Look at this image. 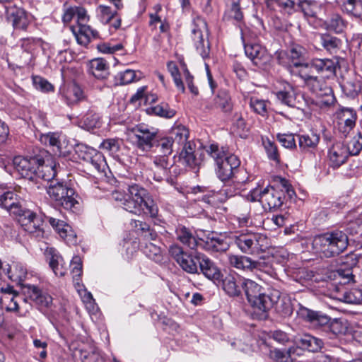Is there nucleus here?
Masks as SVG:
<instances>
[{
  "label": "nucleus",
  "instance_id": "obj_26",
  "mask_svg": "<svg viewBox=\"0 0 362 362\" xmlns=\"http://www.w3.org/2000/svg\"><path fill=\"white\" fill-rule=\"evenodd\" d=\"M47 163H45V160L40 157L39 164H37L35 170V177L41 178L51 182L57 175L59 166L55 162L49 161V159L47 160Z\"/></svg>",
  "mask_w": 362,
  "mask_h": 362
},
{
  "label": "nucleus",
  "instance_id": "obj_59",
  "mask_svg": "<svg viewBox=\"0 0 362 362\" xmlns=\"http://www.w3.org/2000/svg\"><path fill=\"white\" fill-rule=\"evenodd\" d=\"M249 105L250 108L257 114L264 116L267 113V100L260 99L257 97H251Z\"/></svg>",
  "mask_w": 362,
  "mask_h": 362
},
{
  "label": "nucleus",
  "instance_id": "obj_29",
  "mask_svg": "<svg viewBox=\"0 0 362 362\" xmlns=\"http://www.w3.org/2000/svg\"><path fill=\"white\" fill-rule=\"evenodd\" d=\"M199 269L209 279L216 281H220L221 272L216 264L203 254L199 264Z\"/></svg>",
  "mask_w": 362,
  "mask_h": 362
},
{
  "label": "nucleus",
  "instance_id": "obj_8",
  "mask_svg": "<svg viewBox=\"0 0 362 362\" xmlns=\"http://www.w3.org/2000/svg\"><path fill=\"white\" fill-rule=\"evenodd\" d=\"M158 130L145 124H139L130 130L129 138L132 143L144 152L151 151Z\"/></svg>",
  "mask_w": 362,
  "mask_h": 362
},
{
  "label": "nucleus",
  "instance_id": "obj_48",
  "mask_svg": "<svg viewBox=\"0 0 362 362\" xmlns=\"http://www.w3.org/2000/svg\"><path fill=\"white\" fill-rule=\"evenodd\" d=\"M277 99L283 104L288 107H295L296 96L295 90L292 86L288 84L284 89L276 93Z\"/></svg>",
  "mask_w": 362,
  "mask_h": 362
},
{
  "label": "nucleus",
  "instance_id": "obj_22",
  "mask_svg": "<svg viewBox=\"0 0 362 362\" xmlns=\"http://www.w3.org/2000/svg\"><path fill=\"white\" fill-rule=\"evenodd\" d=\"M22 199L14 191H6L0 193V206L10 214L16 216L21 211Z\"/></svg>",
  "mask_w": 362,
  "mask_h": 362
},
{
  "label": "nucleus",
  "instance_id": "obj_3",
  "mask_svg": "<svg viewBox=\"0 0 362 362\" xmlns=\"http://www.w3.org/2000/svg\"><path fill=\"white\" fill-rule=\"evenodd\" d=\"M232 240L240 252L247 255H259L269 247V239L266 235L247 228L235 233L232 236Z\"/></svg>",
  "mask_w": 362,
  "mask_h": 362
},
{
  "label": "nucleus",
  "instance_id": "obj_45",
  "mask_svg": "<svg viewBox=\"0 0 362 362\" xmlns=\"http://www.w3.org/2000/svg\"><path fill=\"white\" fill-rule=\"evenodd\" d=\"M49 253L51 255L49 264L55 275L59 276H64L66 274L67 269L63 264V258L52 248L49 249Z\"/></svg>",
  "mask_w": 362,
  "mask_h": 362
},
{
  "label": "nucleus",
  "instance_id": "obj_61",
  "mask_svg": "<svg viewBox=\"0 0 362 362\" xmlns=\"http://www.w3.org/2000/svg\"><path fill=\"white\" fill-rule=\"evenodd\" d=\"M172 134L175 136L174 142L180 145H185L188 143L189 130L183 125H177L173 128Z\"/></svg>",
  "mask_w": 362,
  "mask_h": 362
},
{
  "label": "nucleus",
  "instance_id": "obj_7",
  "mask_svg": "<svg viewBox=\"0 0 362 362\" xmlns=\"http://www.w3.org/2000/svg\"><path fill=\"white\" fill-rule=\"evenodd\" d=\"M209 30L206 21L197 16L193 19L191 39L197 52L203 58L209 57Z\"/></svg>",
  "mask_w": 362,
  "mask_h": 362
},
{
  "label": "nucleus",
  "instance_id": "obj_24",
  "mask_svg": "<svg viewBox=\"0 0 362 362\" xmlns=\"http://www.w3.org/2000/svg\"><path fill=\"white\" fill-rule=\"evenodd\" d=\"M45 217L47 218L52 227L62 239L70 244L76 243V234L69 224L62 220H59L54 217Z\"/></svg>",
  "mask_w": 362,
  "mask_h": 362
},
{
  "label": "nucleus",
  "instance_id": "obj_6",
  "mask_svg": "<svg viewBox=\"0 0 362 362\" xmlns=\"http://www.w3.org/2000/svg\"><path fill=\"white\" fill-rule=\"evenodd\" d=\"M168 251L183 271L192 274H199V264L203 253L197 251L196 249L190 252L185 251L177 244L170 245Z\"/></svg>",
  "mask_w": 362,
  "mask_h": 362
},
{
  "label": "nucleus",
  "instance_id": "obj_25",
  "mask_svg": "<svg viewBox=\"0 0 362 362\" xmlns=\"http://www.w3.org/2000/svg\"><path fill=\"white\" fill-rule=\"evenodd\" d=\"M329 165L333 168H337L344 164L349 156L345 145L336 143L328 151Z\"/></svg>",
  "mask_w": 362,
  "mask_h": 362
},
{
  "label": "nucleus",
  "instance_id": "obj_1",
  "mask_svg": "<svg viewBox=\"0 0 362 362\" xmlns=\"http://www.w3.org/2000/svg\"><path fill=\"white\" fill-rule=\"evenodd\" d=\"M348 245L347 234L337 229L316 235L313 241V247L316 252L327 258L342 253Z\"/></svg>",
  "mask_w": 362,
  "mask_h": 362
},
{
  "label": "nucleus",
  "instance_id": "obj_37",
  "mask_svg": "<svg viewBox=\"0 0 362 362\" xmlns=\"http://www.w3.org/2000/svg\"><path fill=\"white\" fill-rule=\"evenodd\" d=\"M108 64L103 59H95L90 62V73L97 79L105 80L109 76Z\"/></svg>",
  "mask_w": 362,
  "mask_h": 362
},
{
  "label": "nucleus",
  "instance_id": "obj_50",
  "mask_svg": "<svg viewBox=\"0 0 362 362\" xmlns=\"http://www.w3.org/2000/svg\"><path fill=\"white\" fill-rule=\"evenodd\" d=\"M304 16L308 18L309 21L315 20L317 18V11L320 10V7L315 2H311L307 0L300 1L298 6Z\"/></svg>",
  "mask_w": 362,
  "mask_h": 362
},
{
  "label": "nucleus",
  "instance_id": "obj_5",
  "mask_svg": "<svg viewBox=\"0 0 362 362\" xmlns=\"http://www.w3.org/2000/svg\"><path fill=\"white\" fill-rule=\"evenodd\" d=\"M284 199V191L272 186H267L263 190L258 188L253 189L247 195L248 200L259 201L266 211L279 209L282 206Z\"/></svg>",
  "mask_w": 362,
  "mask_h": 362
},
{
  "label": "nucleus",
  "instance_id": "obj_64",
  "mask_svg": "<svg viewBox=\"0 0 362 362\" xmlns=\"http://www.w3.org/2000/svg\"><path fill=\"white\" fill-rule=\"evenodd\" d=\"M338 284L345 285L354 281V275L351 268H339L334 274Z\"/></svg>",
  "mask_w": 362,
  "mask_h": 362
},
{
  "label": "nucleus",
  "instance_id": "obj_38",
  "mask_svg": "<svg viewBox=\"0 0 362 362\" xmlns=\"http://www.w3.org/2000/svg\"><path fill=\"white\" fill-rule=\"evenodd\" d=\"M63 97L69 105L77 103L85 98L83 90L76 83L69 86L63 91Z\"/></svg>",
  "mask_w": 362,
  "mask_h": 362
},
{
  "label": "nucleus",
  "instance_id": "obj_53",
  "mask_svg": "<svg viewBox=\"0 0 362 362\" xmlns=\"http://www.w3.org/2000/svg\"><path fill=\"white\" fill-rule=\"evenodd\" d=\"M92 156L86 157V162L90 164L98 171L104 172L106 167V162L103 155L98 151H91Z\"/></svg>",
  "mask_w": 362,
  "mask_h": 362
},
{
  "label": "nucleus",
  "instance_id": "obj_32",
  "mask_svg": "<svg viewBox=\"0 0 362 362\" xmlns=\"http://www.w3.org/2000/svg\"><path fill=\"white\" fill-rule=\"evenodd\" d=\"M244 279L228 274L222 280L223 289L230 296H239L241 294L242 283Z\"/></svg>",
  "mask_w": 362,
  "mask_h": 362
},
{
  "label": "nucleus",
  "instance_id": "obj_41",
  "mask_svg": "<svg viewBox=\"0 0 362 362\" xmlns=\"http://www.w3.org/2000/svg\"><path fill=\"white\" fill-rule=\"evenodd\" d=\"M40 141L45 145L52 147L55 155L61 156L64 153L62 151L60 136L57 133L49 132L43 134L40 137Z\"/></svg>",
  "mask_w": 362,
  "mask_h": 362
},
{
  "label": "nucleus",
  "instance_id": "obj_2",
  "mask_svg": "<svg viewBox=\"0 0 362 362\" xmlns=\"http://www.w3.org/2000/svg\"><path fill=\"white\" fill-rule=\"evenodd\" d=\"M173 139L171 137L158 138L154 144V151L160 155L156 156L153 160V167L152 168L153 179L156 181L161 182L166 180L168 182H172L169 177L171 173V168L173 165L170 163L168 156L173 152Z\"/></svg>",
  "mask_w": 362,
  "mask_h": 362
},
{
  "label": "nucleus",
  "instance_id": "obj_49",
  "mask_svg": "<svg viewBox=\"0 0 362 362\" xmlns=\"http://www.w3.org/2000/svg\"><path fill=\"white\" fill-rule=\"evenodd\" d=\"M341 9L344 12L355 18H361L362 16V0H346L341 6Z\"/></svg>",
  "mask_w": 362,
  "mask_h": 362
},
{
  "label": "nucleus",
  "instance_id": "obj_11",
  "mask_svg": "<svg viewBox=\"0 0 362 362\" xmlns=\"http://www.w3.org/2000/svg\"><path fill=\"white\" fill-rule=\"evenodd\" d=\"M276 293L274 291L269 294L262 293L249 303L252 308L254 318L264 320L269 317V311L274 307V300L276 298Z\"/></svg>",
  "mask_w": 362,
  "mask_h": 362
},
{
  "label": "nucleus",
  "instance_id": "obj_34",
  "mask_svg": "<svg viewBox=\"0 0 362 362\" xmlns=\"http://www.w3.org/2000/svg\"><path fill=\"white\" fill-rule=\"evenodd\" d=\"M312 66L317 74H322L325 77L334 76L336 71L335 62L329 59H314L312 60Z\"/></svg>",
  "mask_w": 362,
  "mask_h": 362
},
{
  "label": "nucleus",
  "instance_id": "obj_21",
  "mask_svg": "<svg viewBox=\"0 0 362 362\" xmlns=\"http://www.w3.org/2000/svg\"><path fill=\"white\" fill-rule=\"evenodd\" d=\"M297 315L315 327L326 325L330 321V318L321 312L314 311L302 305L299 307Z\"/></svg>",
  "mask_w": 362,
  "mask_h": 362
},
{
  "label": "nucleus",
  "instance_id": "obj_57",
  "mask_svg": "<svg viewBox=\"0 0 362 362\" xmlns=\"http://www.w3.org/2000/svg\"><path fill=\"white\" fill-rule=\"evenodd\" d=\"M349 156H356L362 150V134L358 132L345 145Z\"/></svg>",
  "mask_w": 362,
  "mask_h": 362
},
{
  "label": "nucleus",
  "instance_id": "obj_31",
  "mask_svg": "<svg viewBox=\"0 0 362 362\" xmlns=\"http://www.w3.org/2000/svg\"><path fill=\"white\" fill-rule=\"evenodd\" d=\"M195 147L194 142L189 141L183 146L179 156V159L182 164L192 169H195L199 165V160L194 154Z\"/></svg>",
  "mask_w": 362,
  "mask_h": 362
},
{
  "label": "nucleus",
  "instance_id": "obj_15",
  "mask_svg": "<svg viewBox=\"0 0 362 362\" xmlns=\"http://www.w3.org/2000/svg\"><path fill=\"white\" fill-rule=\"evenodd\" d=\"M40 156H33L30 158L22 156H16L13 160L14 168L19 174L27 179L33 180L35 178V170L39 161Z\"/></svg>",
  "mask_w": 362,
  "mask_h": 362
},
{
  "label": "nucleus",
  "instance_id": "obj_12",
  "mask_svg": "<svg viewBox=\"0 0 362 362\" xmlns=\"http://www.w3.org/2000/svg\"><path fill=\"white\" fill-rule=\"evenodd\" d=\"M128 196L144 203L146 214L155 218L158 214V207L146 189L134 184L128 187Z\"/></svg>",
  "mask_w": 362,
  "mask_h": 362
},
{
  "label": "nucleus",
  "instance_id": "obj_23",
  "mask_svg": "<svg viewBox=\"0 0 362 362\" xmlns=\"http://www.w3.org/2000/svg\"><path fill=\"white\" fill-rule=\"evenodd\" d=\"M228 262L231 267L246 272L261 269L262 264V262L253 260L248 256L233 254L228 255Z\"/></svg>",
  "mask_w": 362,
  "mask_h": 362
},
{
  "label": "nucleus",
  "instance_id": "obj_54",
  "mask_svg": "<svg viewBox=\"0 0 362 362\" xmlns=\"http://www.w3.org/2000/svg\"><path fill=\"white\" fill-rule=\"evenodd\" d=\"M206 153L214 159L216 165L221 162L230 155L223 148H219L217 144H211L206 149Z\"/></svg>",
  "mask_w": 362,
  "mask_h": 362
},
{
  "label": "nucleus",
  "instance_id": "obj_63",
  "mask_svg": "<svg viewBox=\"0 0 362 362\" xmlns=\"http://www.w3.org/2000/svg\"><path fill=\"white\" fill-rule=\"evenodd\" d=\"M97 16L103 23H109L117 14L116 11H112L110 6L100 5L96 9Z\"/></svg>",
  "mask_w": 362,
  "mask_h": 362
},
{
  "label": "nucleus",
  "instance_id": "obj_9",
  "mask_svg": "<svg viewBox=\"0 0 362 362\" xmlns=\"http://www.w3.org/2000/svg\"><path fill=\"white\" fill-rule=\"evenodd\" d=\"M76 18L77 26H71L70 28L77 42L86 46L91 39L97 37L98 32L87 25L89 21V16L84 8L76 6Z\"/></svg>",
  "mask_w": 362,
  "mask_h": 362
},
{
  "label": "nucleus",
  "instance_id": "obj_56",
  "mask_svg": "<svg viewBox=\"0 0 362 362\" xmlns=\"http://www.w3.org/2000/svg\"><path fill=\"white\" fill-rule=\"evenodd\" d=\"M123 209L130 213L136 215H140L142 212H146L144 211V203L132 197H129V196H127Z\"/></svg>",
  "mask_w": 362,
  "mask_h": 362
},
{
  "label": "nucleus",
  "instance_id": "obj_40",
  "mask_svg": "<svg viewBox=\"0 0 362 362\" xmlns=\"http://www.w3.org/2000/svg\"><path fill=\"white\" fill-rule=\"evenodd\" d=\"M337 291L339 294V298L346 303L360 304L362 303V290L361 289L353 288L345 291L343 288L337 286Z\"/></svg>",
  "mask_w": 362,
  "mask_h": 362
},
{
  "label": "nucleus",
  "instance_id": "obj_13",
  "mask_svg": "<svg viewBox=\"0 0 362 362\" xmlns=\"http://www.w3.org/2000/svg\"><path fill=\"white\" fill-rule=\"evenodd\" d=\"M6 16L8 22L16 30H27L33 21V16L30 13L16 6L6 8Z\"/></svg>",
  "mask_w": 362,
  "mask_h": 362
},
{
  "label": "nucleus",
  "instance_id": "obj_47",
  "mask_svg": "<svg viewBox=\"0 0 362 362\" xmlns=\"http://www.w3.org/2000/svg\"><path fill=\"white\" fill-rule=\"evenodd\" d=\"M291 71L293 74L298 75L304 81L315 76V74H317L312 66V61L304 64L294 63V68Z\"/></svg>",
  "mask_w": 362,
  "mask_h": 362
},
{
  "label": "nucleus",
  "instance_id": "obj_16",
  "mask_svg": "<svg viewBox=\"0 0 362 362\" xmlns=\"http://www.w3.org/2000/svg\"><path fill=\"white\" fill-rule=\"evenodd\" d=\"M203 243V247L209 252H223L230 247L228 238L222 234L216 232H210L203 238H200Z\"/></svg>",
  "mask_w": 362,
  "mask_h": 362
},
{
  "label": "nucleus",
  "instance_id": "obj_46",
  "mask_svg": "<svg viewBox=\"0 0 362 362\" xmlns=\"http://www.w3.org/2000/svg\"><path fill=\"white\" fill-rule=\"evenodd\" d=\"M320 44L325 49L331 54H335L341 45V40L328 33L320 35Z\"/></svg>",
  "mask_w": 362,
  "mask_h": 362
},
{
  "label": "nucleus",
  "instance_id": "obj_20",
  "mask_svg": "<svg viewBox=\"0 0 362 362\" xmlns=\"http://www.w3.org/2000/svg\"><path fill=\"white\" fill-rule=\"evenodd\" d=\"M41 45L42 42L37 38L26 37L21 40V47L23 50L21 59L24 65H30L32 63Z\"/></svg>",
  "mask_w": 362,
  "mask_h": 362
},
{
  "label": "nucleus",
  "instance_id": "obj_33",
  "mask_svg": "<svg viewBox=\"0 0 362 362\" xmlns=\"http://www.w3.org/2000/svg\"><path fill=\"white\" fill-rule=\"evenodd\" d=\"M26 289L28 296L37 304L48 308L52 303V296L47 293H42L37 286L28 285Z\"/></svg>",
  "mask_w": 362,
  "mask_h": 362
},
{
  "label": "nucleus",
  "instance_id": "obj_62",
  "mask_svg": "<svg viewBox=\"0 0 362 362\" xmlns=\"http://www.w3.org/2000/svg\"><path fill=\"white\" fill-rule=\"evenodd\" d=\"M167 68L168 71L170 73L177 89L180 90L181 93H185V86L180 78L179 69L176 64L172 61L168 62L167 64Z\"/></svg>",
  "mask_w": 362,
  "mask_h": 362
},
{
  "label": "nucleus",
  "instance_id": "obj_30",
  "mask_svg": "<svg viewBox=\"0 0 362 362\" xmlns=\"http://www.w3.org/2000/svg\"><path fill=\"white\" fill-rule=\"evenodd\" d=\"M175 235L178 241L191 250H195L199 242L192 230L182 225H179L175 229Z\"/></svg>",
  "mask_w": 362,
  "mask_h": 362
},
{
  "label": "nucleus",
  "instance_id": "obj_36",
  "mask_svg": "<svg viewBox=\"0 0 362 362\" xmlns=\"http://www.w3.org/2000/svg\"><path fill=\"white\" fill-rule=\"evenodd\" d=\"M298 136L299 148L303 152H312L315 150L320 139V135L313 132Z\"/></svg>",
  "mask_w": 362,
  "mask_h": 362
},
{
  "label": "nucleus",
  "instance_id": "obj_55",
  "mask_svg": "<svg viewBox=\"0 0 362 362\" xmlns=\"http://www.w3.org/2000/svg\"><path fill=\"white\" fill-rule=\"evenodd\" d=\"M68 186L66 182L53 180L47 187V192L50 198L55 201V199L60 198V194H62Z\"/></svg>",
  "mask_w": 362,
  "mask_h": 362
},
{
  "label": "nucleus",
  "instance_id": "obj_19",
  "mask_svg": "<svg viewBox=\"0 0 362 362\" xmlns=\"http://www.w3.org/2000/svg\"><path fill=\"white\" fill-rule=\"evenodd\" d=\"M244 49L246 56L259 68H264L271 61L270 54L259 44L245 45Z\"/></svg>",
  "mask_w": 362,
  "mask_h": 362
},
{
  "label": "nucleus",
  "instance_id": "obj_27",
  "mask_svg": "<svg viewBox=\"0 0 362 362\" xmlns=\"http://www.w3.org/2000/svg\"><path fill=\"white\" fill-rule=\"evenodd\" d=\"M77 194L74 189L70 187H66L62 194H60V198L55 199L59 205L64 209L76 213L79 210L80 204L76 200Z\"/></svg>",
  "mask_w": 362,
  "mask_h": 362
},
{
  "label": "nucleus",
  "instance_id": "obj_52",
  "mask_svg": "<svg viewBox=\"0 0 362 362\" xmlns=\"http://www.w3.org/2000/svg\"><path fill=\"white\" fill-rule=\"evenodd\" d=\"M71 267L74 283L79 291L81 286L80 281L82 274V263L81 258L78 256H75L73 257L71 262Z\"/></svg>",
  "mask_w": 362,
  "mask_h": 362
},
{
  "label": "nucleus",
  "instance_id": "obj_44",
  "mask_svg": "<svg viewBox=\"0 0 362 362\" xmlns=\"http://www.w3.org/2000/svg\"><path fill=\"white\" fill-rule=\"evenodd\" d=\"M299 351L298 347H291L287 351L275 349L270 351L269 356L277 362H295L294 354Z\"/></svg>",
  "mask_w": 362,
  "mask_h": 362
},
{
  "label": "nucleus",
  "instance_id": "obj_58",
  "mask_svg": "<svg viewBox=\"0 0 362 362\" xmlns=\"http://www.w3.org/2000/svg\"><path fill=\"white\" fill-rule=\"evenodd\" d=\"M224 18L233 19L237 23L243 20V13L240 6L239 1H233L229 8L226 11Z\"/></svg>",
  "mask_w": 362,
  "mask_h": 362
},
{
  "label": "nucleus",
  "instance_id": "obj_35",
  "mask_svg": "<svg viewBox=\"0 0 362 362\" xmlns=\"http://www.w3.org/2000/svg\"><path fill=\"white\" fill-rule=\"evenodd\" d=\"M276 293V298L274 300V307L276 312L282 317L290 316L293 313V306L289 298L281 296L278 291H274Z\"/></svg>",
  "mask_w": 362,
  "mask_h": 362
},
{
  "label": "nucleus",
  "instance_id": "obj_43",
  "mask_svg": "<svg viewBox=\"0 0 362 362\" xmlns=\"http://www.w3.org/2000/svg\"><path fill=\"white\" fill-rule=\"evenodd\" d=\"M242 287L249 303L264 293V288L262 286L248 279L243 281Z\"/></svg>",
  "mask_w": 362,
  "mask_h": 362
},
{
  "label": "nucleus",
  "instance_id": "obj_42",
  "mask_svg": "<svg viewBox=\"0 0 362 362\" xmlns=\"http://www.w3.org/2000/svg\"><path fill=\"white\" fill-rule=\"evenodd\" d=\"M6 274L12 281L21 284L27 276V269L21 263L14 262L8 267Z\"/></svg>",
  "mask_w": 362,
  "mask_h": 362
},
{
  "label": "nucleus",
  "instance_id": "obj_51",
  "mask_svg": "<svg viewBox=\"0 0 362 362\" xmlns=\"http://www.w3.org/2000/svg\"><path fill=\"white\" fill-rule=\"evenodd\" d=\"M304 83L308 89L317 95L325 92L326 88H329L324 80L320 79L317 76H312L304 81Z\"/></svg>",
  "mask_w": 362,
  "mask_h": 362
},
{
  "label": "nucleus",
  "instance_id": "obj_60",
  "mask_svg": "<svg viewBox=\"0 0 362 362\" xmlns=\"http://www.w3.org/2000/svg\"><path fill=\"white\" fill-rule=\"evenodd\" d=\"M83 127L88 131L100 128L102 124L100 117L96 113H88L83 119Z\"/></svg>",
  "mask_w": 362,
  "mask_h": 362
},
{
  "label": "nucleus",
  "instance_id": "obj_14",
  "mask_svg": "<svg viewBox=\"0 0 362 362\" xmlns=\"http://www.w3.org/2000/svg\"><path fill=\"white\" fill-rule=\"evenodd\" d=\"M208 110H218L224 113H230L233 109V102L230 91L226 88H219L211 102L206 105Z\"/></svg>",
  "mask_w": 362,
  "mask_h": 362
},
{
  "label": "nucleus",
  "instance_id": "obj_4",
  "mask_svg": "<svg viewBox=\"0 0 362 362\" xmlns=\"http://www.w3.org/2000/svg\"><path fill=\"white\" fill-rule=\"evenodd\" d=\"M248 179L247 172L244 168L238 167L230 180L234 185L233 187L225 185L219 192L212 191L209 194L204 195L202 199L209 204H214L216 201L223 202L239 193L242 185L246 183Z\"/></svg>",
  "mask_w": 362,
  "mask_h": 362
},
{
  "label": "nucleus",
  "instance_id": "obj_18",
  "mask_svg": "<svg viewBox=\"0 0 362 362\" xmlns=\"http://www.w3.org/2000/svg\"><path fill=\"white\" fill-rule=\"evenodd\" d=\"M338 119V129L344 136L353 129L356 125L357 118L356 111L351 107H340L336 112Z\"/></svg>",
  "mask_w": 362,
  "mask_h": 362
},
{
  "label": "nucleus",
  "instance_id": "obj_10",
  "mask_svg": "<svg viewBox=\"0 0 362 362\" xmlns=\"http://www.w3.org/2000/svg\"><path fill=\"white\" fill-rule=\"evenodd\" d=\"M18 222L25 231L31 234L37 239L44 236L43 219L35 212L23 208L19 214L16 216Z\"/></svg>",
  "mask_w": 362,
  "mask_h": 362
},
{
  "label": "nucleus",
  "instance_id": "obj_28",
  "mask_svg": "<svg viewBox=\"0 0 362 362\" xmlns=\"http://www.w3.org/2000/svg\"><path fill=\"white\" fill-rule=\"evenodd\" d=\"M294 341L296 344L300 346L301 349L311 352L320 351L324 344L322 339L309 334L297 335L295 337Z\"/></svg>",
  "mask_w": 362,
  "mask_h": 362
},
{
  "label": "nucleus",
  "instance_id": "obj_39",
  "mask_svg": "<svg viewBox=\"0 0 362 362\" xmlns=\"http://www.w3.org/2000/svg\"><path fill=\"white\" fill-rule=\"evenodd\" d=\"M325 28L327 30L333 31L335 33H341L347 25V22L338 13H332L324 22Z\"/></svg>",
  "mask_w": 362,
  "mask_h": 362
},
{
  "label": "nucleus",
  "instance_id": "obj_17",
  "mask_svg": "<svg viewBox=\"0 0 362 362\" xmlns=\"http://www.w3.org/2000/svg\"><path fill=\"white\" fill-rule=\"evenodd\" d=\"M240 165L239 158L235 155L230 154L228 157L216 165V174L222 182H229L233 178L234 171L240 167Z\"/></svg>",
  "mask_w": 362,
  "mask_h": 362
}]
</instances>
